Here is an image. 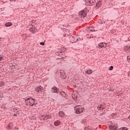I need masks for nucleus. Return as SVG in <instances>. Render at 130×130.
Wrapping results in <instances>:
<instances>
[{"mask_svg":"<svg viewBox=\"0 0 130 130\" xmlns=\"http://www.w3.org/2000/svg\"><path fill=\"white\" fill-rule=\"evenodd\" d=\"M84 108L82 107L81 106H76L74 107V110L76 114H80L82 112H84Z\"/></svg>","mask_w":130,"mask_h":130,"instance_id":"f257e3e1","label":"nucleus"},{"mask_svg":"<svg viewBox=\"0 0 130 130\" xmlns=\"http://www.w3.org/2000/svg\"><path fill=\"white\" fill-rule=\"evenodd\" d=\"M36 104H37V103H36L35 100L30 98L29 101V107H31V106L32 107H36Z\"/></svg>","mask_w":130,"mask_h":130,"instance_id":"f03ea898","label":"nucleus"},{"mask_svg":"<svg viewBox=\"0 0 130 130\" xmlns=\"http://www.w3.org/2000/svg\"><path fill=\"white\" fill-rule=\"evenodd\" d=\"M50 118H51V115H50V114H49V113H46L45 115H43L42 116V119L43 120L50 119Z\"/></svg>","mask_w":130,"mask_h":130,"instance_id":"7ed1b4c3","label":"nucleus"},{"mask_svg":"<svg viewBox=\"0 0 130 130\" xmlns=\"http://www.w3.org/2000/svg\"><path fill=\"white\" fill-rule=\"evenodd\" d=\"M79 40V39L77 38L76 36H71L69 37V41H70L72 43H75L77 42Z\"/></svg>","mask_w":130,"mask_h":130,"instance_id":"20e7f679","label":"nucleus"},{"mask_svg":"<svg viewBox=\"0 0 130 130\" xmlns=\"http://www.w3.org/2000/svg\"><path fill=\"white\" fill-rule=\"evenodd\" d=\"M79 17L80 18H83V19H85V18L87 17V12H84V11H81L79 13Z\"/></svg>","mask_w":130,"mask_h":130,"instance_id":"39448f33","label":"nucleus"},{"mask_svg":"<svg viewBox=\"0 0 130 130\" xmlns=\"http://www.w3.org/2000/svg\"><path fill=\"white\" fill-rule=\"evenodd\" d=\"M107 44L105 43H101L98 45V48L101 49V48H106Z\"/></svg>","mask_w":130,"mask_h":130,"instance_id":"423d86ee","label":"nucleus"},{"mask_svg":"<svg viewBox=\"0 0 130 130\" xmlns=\"http://www.w3.org/2000/svg\"><path fill=\"white\" fill-rule=\"evenodd\" d=\"M60 78H61V79H66L67 78V75H66V72H64V71H61L60 72Z\"/></svg>","mask_w":130,"mask_h":130,"instance_id":"0eeeda50","label":"nucleus"},{"mask_svg":"<svg viewBox=\"0 0 130 130\" xmlns=\"http://www.w3.org/2000/svg\"><path fill=\"white\" fill-rule=\"evenodd\" d=\"M78 97V92L77 91H74L72 93V98L76 101Z\"/></svg>","mask_w":130,"mask_h":130,"instance_id":"6e6552de","label":"nucleus"},{"mask_svg":"<svg viewBox=\"0 0 130 130\" xmlns=\"http://www.w3.org/2000/svg\"><path fill=\"white\" fill-rule=\"evenodd\" d=\"M104 108H105V104H103L100 105L99 107H98L97 109L98 110H103V109H104Z\"/></svg>","mask_w":130,"mask_h":130,"instance_id":"1a4fd4ad","label":"nucleus"},{"mask_svg":"<svg viewBox=\"0 0 130 130\" xmlns=\"http://www.w3.org/2000/svg\"><path fill=\"white\" fill-rule=\"evenodd\" d=\"M88 5L91 7L92 6H94V5L96 4V1L95 0H89L88 1Z\"/></svg>","mask_w":130,"mask_h":130,"instance_id":"9d476101","label":"nucleus"},{"mask_svg":"<svg viewBox=\"0 0 130 130\" xmlns=\"http://www.w3.org/2000/svg\"><path fill=\"white\" fill-rule=\"evenodd\" d=\"M124 50L127 52L130 53V46H126L124 47Z\"/></svg>","mask_w":130,"mask_h":130,"instance_id":"9b49d317","label":"nucleus"},{"mask_svg":"<svg viewBox=\"0 0 130 130\" xmlns=\"http://www.w3.org/2000/svg\"><path fill=\"white\" fill-rule=\"evenodd\" d=\"M42 89H43V87H42L41 86H40V87H38L36 88V91L38 92V93H42Z\"/></svg>","mask_w":130,"mask_h":130,"instance_id":"f8f14e48","label":"nucleus"},{"mask_svg":"<svg viewBox=\"0 0 130 130\" xmlns=\"http://www.w3.org/2000/svg\"><path fill=\"white\" fill-rule=\"evenodd\" d=\"M29 31H30L31 33H35L37 32V29L35 28V27H32L29 28Z\"/></svg>","mask_w":130,"mask_h":130,"instance_id":"ddd939ff","label":"nucleus"},{"mask_svg":"<svg viewBox=\"0 0 130 130\" xmlns=\"http://www.w3.org/2000/svg\"><path fill=\"white\" fill-rule=\"evenodd\" d=\"M101 6H102V2L99 1L98 2H97V3L96 4L95 8L98 9V8H100V7H101Z\"/></svg>","mask_w":130,"mask_h":130,"instance_id":"4468645a","label":"nucleus"},{"mask_svg":"<svg viewBox=\"0 0 130 130\" xmlns=\"http://www.w3.org/2000/svg\"><path fill=\"white\" fill-rule=\"evenodd\" d=\"M51 90H51L52 93H58L57 92V90H58L57 88L55 86L51 88Z\"/></svg>","mask_w":130,"mask_h":130,"instance_id":"2eb2a0df","label":"nucleus"},{"mask_svg":"<svg viewBox=\"0 0 130 130\" xmlns=\"http://www.w3.org/2000/svg\"><path fill=\"white\" fill-rule=\"evenodd\" d=\"M58 114H59V116H60V117H64V115H66V114H64V113L63 112H62V111H60L58 112Z\"/></svg>","mask_w":130,"mask_h":130,"instance_id":"dca6fc26","label":"nucleus"},{"mask_svg":"<svg viewBox=\"0 0 130 130\" xmlns=\"http://www.w3.org/2000/svg\"><path fill=\"white\" fill-rule=\"evenodd\" d=\"M11 69H12L13 70H14V69L18 70V65H17L15 63L12 64Z\"/></svg>","mask_w":130,"mask_h":130,"instance_id":"f3484780","label":"nucleus"},{"mask_svg":"<svg viewBox=\"0 0 130 130\" xmlns=\"http://www.w3.org/2000/svg\"><path fill=\"white\" fill-rule=\"evenodd\" d=\"M117 128V127H116V126L115 125H113V126L110 125L109 126V129L110 130H116Z\"/></svg>","mask_w":130,"mask_h":130,"instance_id":"a211bd4d","label":"nucleus"},{"mask_svg":"<svg viewBox=\"0 0 130 130\" xmlns=\"http://www.w3.org/2000/svg\"><path fill=\"white\" fill-rule=\"evenodd\" d=\"M61 53H63V52L61 51H58V52H56L55 54L56 55H57L58 56H61Z\"/></svg>","mask_w":130,"mask_h":130,"instance_id":"6ab92c4d","label":"nucleus"},{"mask_svg":"<svg viewBox=\"0 0 130 130\" xmlns=\"http://www.w3.org/2000/svg\"><path fill=\"white\" fill-rule=\"evenodd\" d=\"M92 70H88L85 71V73L87 74V75H91L92 74Z\"/></svg>","mask_w":130,"mask_h":130,"instance_id":"aec40b11","label":"nucleus"},{"mask_svg":"<svg viewBox=\"0 0 130 130\" xmlns=\"http://www.w3.org/2000/svg\"><path fill=\"white\" fill-rule=\"evenodd\" d=\"M12 25H13V23H12L11 22H7L5 23L6 27H11Z\"/></svg>","mask_w":130,"mask_h":130,"instance_id":"412c9836","label":"nucleus"},{"mask_svg":"<svg viewBox=\"0 0 130 130\" xmlns=\"http://www.w3.org/2000/svg\"><path fill=\"white\" fill-rule=\"evenodd\" d=\"M60 123V121L59 120L56 121L54 122V124L55 125V126H57L58 125H59V124Z\"/></svg>","mask_w":130,"mask_h":130,"instance_id":"4be33fe9","label":"nucleus"},{"mask_svg":"<svg viewBox=\"0 0 130 130\" xmlns=\"http://www.w3.org/2000/svg\"><path fill=\"white\" fill-rule=\"evenodd\" d=\"M60 94L61 95V96H62V97H66V96H67V93H66V92H63V91H61V92H60Z\"/></svg>","mask_w":130,"mask_h":130,"instance_id":"5701e85b","label":"nucleus"},{"mask_svg":"<svg viewBox=\"0 0 130 130\" xmlns=\"http://www.w3.org/2000/svg\"><path fill=\"white\" fill-rule=\"evenodd\" d=\"M36 20H32L30 22V25H31V26H34V23H36Z\"/></svg>","mask_w":130,"mask_h":130,"instance_id":"b1692460","label":"nucleus"},{"mask_svg":"<svg viewBox=\"0 0 130 130\" xmlns=\"http://www.w3.org/2000/svg\"><path fill=\"white\" fill-rule=\"evenodd\" d=\"M30 99H31V98H28L25 100V104L29 103V102L30 101Z\"/></svg>","mask_w":130,"mask_h":130,"instance_id":"393cba45","label":"nucleus"},{"mask_svg":"<svg viewBox=\"0 0 130 130\" xmlns=\"http://www.w3.org/2000/svg\"><path fill=\"white\" fill-rule=\"evenodd\" d=\"M8 128H13V123H10L8 125Z\"/></svg>","mask_w":130,"mask_h":130,"instance_id":"a878e982","label":"nucleus"},{"mask_svg":"<svg viewBox=\"0 0 130 130\" xmlns=\"http://www.w3.org/2000/svg\"><path fill=\"white\" fill-rule=\"evenodd\" d=\"M4 85H5V82H4L3 81H1L0 82V87H3V86H4Z\"/></svg>","mask_w":130,"mask_h":130,"instance_id":"bb28decb","label":"nucleus"},{"mask_svg":"<svg viewBox=\"0 0 130 130\" xmlns=\"http://www.w3.org/2000/svg\"><path fill=\"white\" fill-rule=\"evenodd\" d=\"M98 23H99V24H104L105 23V22L99 20H98Z\"/></svg>","mask_w":130,"mask_h":130,"instance_id":"cd10ccee","label":"nucleus"},{"mask_svg":"<svg viewBox=\"0 0 130 130\" xmlns=\"http://www.w3.org/2000/svg\"><path fill=\"white\" fill-rule=\"evenodd\" d=\"M120 129H122V130H127L128 128L126 127H122V128H120Z\"/></svg>","mask_w":130,"mask_h":130,"instance_id":"c85d7f7f","label":"nucleus"},{"mask_svg":"<svg viewBox=\"0 0 130 130\" xmlns=\"http://www.w3.org/2000/svg\"><path fill=\"white\" fill-rule=\"evenodd\" d=\"M109 70V71H112L113 70V66H110Z\"/></svg>","mask_w":130,"mask_h":130,"instance_id":"c756f323","label":"nucleus"},{"mask_svg":"<svg viewBox=\"0 0 130 130\" xmlns=\"http://www.w3.org/2000/svg\"><path fill=\"white\" fill-rule=\"evenodd\" d=\"M4 58V56L3 55H0V61Z\"/></svg>","mask_w":130,"mask_h":130,"instance_id":"7c9ffc66","label":"nucleus"},{"mask_svg":"<svg viewBox=\"0 0 130 130\" xmlns=\"http://www.w3.org/2000/svg\"><path fill=\"white\" fill-rule=\"evenodd\" d=\"M40 45H43V46H44L45 43H44V42H41L40 43Z\"/></svg>","mask_w":130,"mask_h":130,"instance_id":"2f4dec72","label":"nucleus"},{"mask_svg":"<svg viewBox=\"0 0 130 130\" xmlns=\"http://www.w3.org/2000/svg\"><path fill=\"white\" fill-rule=\"evenodd\" d=\"M71 35V33L70 32H69L68 34H65L64 35V37H66V36H68V35Z\"/></svg>","mask_w":130,"mask_h":130,"instance_id":"473e14b6","label":"nucleus"},{"mask_svg":"<svg viewBox=\"0 0 130 130\" xmlns=\"http://www.w3.org/2000/svg\"><path fill=\"white\" fill-rule=\"evenodd\" d=\"M84 129L85 130H89V127H84Z\"/></svg>","mask_w":130,"mask_h":130,"instance_id":"72a5a7b5","label":"nucleus"},{"mask_svg":"<svg viewBox=\"0 0 130 130\" xmlns=\"http://www.w3.org/2000/svg\"><path fill=\"white\" fill-rule=\"evenodd\" d=\"M15 110L16 111V114H19V111H18V110L16 109H15Z\"/></svg>","mask_w":130,"mask_h":130,"instance_id":"f704fd0d","label":"nucleus"},{"mask_svg":"<svg viewBox=\"0 0 130 130\" xmlns=\"http://www.w3.org/2000/svg\"><path fill=\"white\" fill-rule=\"evenodd\" d=\"M127 59L128 61L129 62H130V58H128V57H127Z\"/></svg>","mask_w":130,"mask_h":130,"instance_id":"c9c22d12","label":"nucleus"},{"mask_svg":"<svg viewBox=\"0 0 130 130\" xmlns=\"http://www.w3.org/2000/svg\"><path fill=\"white\" fill-rule=\"evenodd\" d=\"M13 112H15V113H17V111H16V109H13Z\"/></svg>","mask_w":130,"mask_h":130,"instance_id":"e433bc0d","label":"nucleus"},{"mask_svg":"<svg viewBox=\"0 0 130 130\" xmlns=\"http://www.w3.org/2000/svg\"><path fill=\"white\" fill-rule=\"evenodd\" d=\"M89 1L90 0H84V2H85L86 3H89Z\"/></svg>","mask_w":130,"mask_h":130,"instance_id":"4c0bfd02","label":"nucleus"},{"mask_svg":"<svg viewBox=\"0 0 130 130\" xmlns=\"http://www.w3.org/2000/svg\"><path fill=\"white\" fill-rule=\"evenodd\" d=\"M14 130H19V128L18 127H15V129Z\"/></svg>","mask_w":130,"mask_h":130,"instance_id":"58836bf2","label":"nucleus"},{"mask_svg":"<svg viewBox=\"0 0 130 130\" xmlns=\"http://www.w3.org/2000/svg\"><path fill=\"white\" fill-rule=\"evenodd\" d=\"M1 39H2V38H0V44L3 42V41H2V40H1Z\"/></svg>","mask_w":130,"mask_h":130,"instance_id":"ea45409f","label":"nucleus"},{"mask_svg":"<svg viewBox=\"0 0 130 130\" xmlns=\"http://www.w3.org/2000/svg\"><path fill=\"white\" fill-rule=\"evenodd\" d=\"M3 8L0 9V12H3Z\"/></svg>","mask_w":130,"mask_h":130,"instance_id":"a19ab883","label":"nucleus"},{"mask_svg":"<svg viewBox=\"0 0 130 130\" xmlns=\"http://www.w3.org/2000/svg\"><path fill=\"white\" fill-rule=\"evenodd\" d=\"M128 76H129V77H130V72H128Z\"/></svg>","mask_w":130,"mask_h":130,"instance_id":"79ce46f5","label":"nucleus"},{"mask_svg":"<svg viewBox=\"0 0 130 130\" xmlns=\"http://www.w3.org/2000/svg\"><path fill=\"white\" fill-rule=\"evenodd\" d=\"M14 116H17V114L16 113H14Z\"/></svg>","mask_w":130,"mask_h":130,"instance_id":"37998d69","label":"nucleus"},{"mask_svg":"<svg viewBox=\"0 0 130 130\" xmlns=\"http://www.w3.org/2000/svg\"><path fill=\"white\" fill-rule=\"evenodd\" d=\"M26 106H29V104H25Z\"/></svg>","mask_w":130,"mask_h":130,"instance_id":"c03bdc74","label":"nucleus"},{"mask_svg":"<svg viewBox=\"0 0 130 130\" xmlns=\"http://www.w3.org/2000/svg\"><path fill=\"white\" fill-rule=\"evenodd\" d=\"M11 2H16V0H10Z\"/></svg>","mask_w":130,"mask_h":130,"instance_id":"a18cd8bd","label":"nucleus"},{"mask_svg":"<svg viewBox=\"0 0 130 130\" xmlns=\"http://www.w3.org/2000/svg\"><path fill=\"white\" fill-rule=\"evenodd\" d=\"M110 91H113V89H112L111 88H110Z\"/></svg>","mask_w":130,"mask_h":130,"instance_id":"49530a36","label":"nucleus"},{"mask_svg":"<svg viewBox=\"0 0 130 130\" xmlns=\"http://www.w3.org/2000/svg\"><path fill=\"white\" fill-rule=\"evenodd\" d=\"M128 118H129V119H130V115L129 116Z\"/></svg>","mask_w":130,"mask_h":130,"instance_id":"de8ad7c7","label":"nucleus"},{"mask_svg":"<svg viewBox=\"0 0 130 130\" xmlns=\"http://www.w3.org/2000/svg\"><path fill=\"white\" fill-rule=\"evenodd\" d=\"M90 31H93V30H90Z\"/></svg>","mask_w":130,"mask_h":130,"instance_id":"09e8293b","label":"nucleus"}]
</instances>
